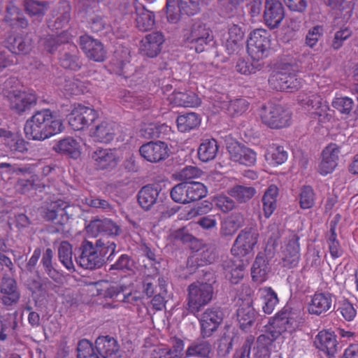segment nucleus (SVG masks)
<instances>
[{
	"label": "nucleus",
	"mask_w": 358,
	"mask_h": 358,
	"mask_svg": "<svg viewBox=\"0 0 358 358\" xmlns=\"http://www.w3.org/2000/svg\"><path fill=\"white\" fill-rule=\"evenodd\" d=\"M187 292V310L196 315L212 300L214 292L211 283L197 281L188 286Z\"/></svg>",
	"instance_id": "f257e3e1"
},
{
	"label": "nucleus",
	"mask_w": 358,
	"mask_h": 358,
	"mask_svg": "<svg viewBox=\"0 0 358 358\" xmlns=\"http://www.w3.org/2000/svg\"><path fill=\"white\" fill-rule=\"evenodd\" d=\"M51 117V110L43 109L37 110L26 121L24 131L26 137L29 140L43 141L48 138V134L52 132V129H55L57 123L50 127H45V122Z\"/></svg>",
	"instance_id": "f03ea898"
},
{
	"label": "nucleus",
	"mask_w": 358,
	"mask_h": 358,
	"mask_svg": "<svg viewBox=\"0 0 358 358\" xmlns=\"http://www.w3.org/2000/svg\"><path fill=\"white\" fill-rule=\"evenodd\" d=\"M210 33V29L200 20L189 18L184 39L191 44L192 49H194L196 52H202L213 39Z\"/></svg>",
	"instance_id": "7ed1b4c3"
},
{
	"label": "nucleus",
	"mask_w": 358,
	"mask_h": 358,
	"mask_svg": "<svg viewBox=\"0 0 358 358\" xmlns=\"http://www.w3.org/2000/svg\"><path fill=\"white\" fill-rule=\"evenodd\" d=\"M262 122L272 129H280L288 126L291 120V113L281 105L268 103L262 105L259 110Z\"/></svg>",
	"instance_id": "20e7f679"
},
{
	"label": "nucleus",
	"mask_w": 358,
	"mask_h": 358,
	"mask_svg": "<svg viewBox=\"0 0 358 358\" xmlns=\"http://www.w3.org/2000/svg\"><path fill=\"white\" fill-rule=\"evenodd\" d=\"M268 83L276 90L290 92L298 90L301 85V80L296 78L295 69L289 64H283L280 70L271 75Z\"/></svg>",
	"instance_id": "39448f33"
},
{
	"label": "nucleus",
	"mask_w": 358,
	"mask_h": 358,
	"mask_svg": "<svg viewBox=\"0 0 358 358\" xmlns=\"http://www.w3.org/2000/svg\"><path fill=\"white\" fill-rule=\"evenodd\" d=\"M274 243H268L263 252H259L251 268L252 280L257 282H264L271 271V262L275 257Z\"/></svg>",
	"instance_id": "423d86ee"
},
{
	"label": "nucleus",
	"mask_w": 358,
	"mask_h": 358,
	"mask_svg": "<svg viewBox=\"0 0 358 358\" xmlns=\"http://www.w3.org/2000/svg\"><path fill=\"white\" fill-rule=\"evenodd\" d=\"M269 48V34L266 29H257L250 33L247 40V51L254 60L266 57Z\"/></svg>",
	"instance_id": "0eeeda50"
},
{
	"label": "nucleus",
	"mask_w": 358,
	"mask_h": 358,
	"mask_svg": "<svg viewBox=\"0 0 358 358\" xmlns=\"http://www.w3.org/2000/svg\"><path fill=\"white\" fill-rule=\"evenodd\" d=\"M258 229L255 226L246 227L237 236L231 252L235 256L244 257L251 253L259 239Z\"/></svg>",
	"instance_id": "6e6552de"
},
{
	"label": "nucleus",
	"mask_w": 358,
	"mask_h": 358,
	"mask_svg": "<svg viewBox=\"0 0 358 358\" xmlns=\"http://www.w3.org/2000/svg\"><path fill=\"white\" fill-rule=\"evenodd\" d=\"M79 252L76 262L81 267L92 270L103 265L96 244L94 245L92 242L85 240L79 248Z\"/></svg>",
	"instance_id": "1a4fd4ad"
},
{
	"label": "nucleus",
	"mask_w": 358,
	"mask_h": 358,
	"mask_svg": "<svg viewBox=\"0 0 358 358\" xmlns=\"http://www.w3.org/2000/svg\"><path fill=\"white\" fill-rule=\"evenodd\" d=\"M224 314L218 307L207 308L199 318L201 325V335L205 338L211 336L222 323Z\"/></svg>",
	"instance_id": "9d476101"
},
{
	"label": "nucleus",
	"mask_w": 358,
	"mask_h": 358,
	"mask_svg": "<svg viewBox=\"0 0 358 358\" xmlns=\"http://www.w3.org/2000/svg\"><path fill=\"white\" fill-rule=\"evenodd\" d=\"M299 240L300 236L296 234H292L285 238L281 247L283 266L290 268L299 264L301 257Z\"/></svg>",
	"instance_id": "9b49d317"
},
{
	"label": "nucleus",
	"mask_w": 358,
	"mask_h": 358,
	"mask_svg": "<svg viewBox=\"0 0 358 358\" xmlns=\"http://www.w3.org/2000/svg\"><path fill=\"white\" fill-rule=\"evenodd\" d=\"M96 117L97 113L94 109L79 104L68 115V122L73 130H81L90 125Z\"/></svg>",
	"instance_id": "f8f14e48"
},
{
	"label": "nucleus",
	"mask_w": 358,
	"mask_h": 358,
	"mask_svg": "<svg viewBox=\"0 0 358 358\" xmlns=\"http://www.w3.org/2000/svg\"><path fill=\"white\" fill-rule=\"evenodd\" d=\"M21 292L16 280L4 275L0 282V301L6 307L18 303Z\"/></svg>",
	"instance_id": "ddd939ff"
},
{
	"label": "nucleus",
	"mask_w": 358,
	"mask_h": 358,
	"mask_svg": "<svg viewBox=\"0 0 358 358\" xmlns=\"http://www.w3.org/2000/svg\"><path fill=\"white\" fill-rule=\"evenodd\" d=\"M139 152L148 162L157 163L169 157V148L167 143L164 141H150L140 147Z\"/></svg>",
	"instance_id": "4468645a"
},
{
	"label": "nucleus",
	"mask_w": 358,
	"mask_h": 358,
	"mask_svg": "<svg viewBox=\"0 0 358 358\" xmlns=\"http://www.w3.org/2000/svg\"><path fill=\"white\" fill-rule=\"evenodd\" d=\"M10 108L16 113L21 115L36 104L37 98L35 94L27 93L19 90H13L8 94Z\"/></svg>",
	"instance_id": "2eb2a0df"
},
{
	"label": "nucleus",
	"mask_w": 358,
	"mask_h": 358,
	"mask_svg": "<svg viewBox=\"0 0 358 358\" xmlns=\"http://www.w3.org/2000/svg\"><path fill=\"white\" fill-rule=\"evenodd\" d=\"M227 151L230 159L245 166H252L257 160L256 152L245 145L234 141L227 143Z\"/></svg>",
	"instance_id": "dca6fc26"
},
{
	"label": "nucleus",
	"mask_w": 358,
	"mask_h": 358,
	"mask_svg": "<svg viewBox=\"0 0 358 358\" xmlns=\"http://www.w3.org/2000/svg\"><path fill=\"white\" fill-rule=\"evenodd\" d=\"M285 17V8L280 0H265L264 20L271 29L278 27Z\"/></svg>",
	"instance_id": "f3484780"
},
{
	"label": "nucleus",
	"mask_w": 358,
	"mask_h": 358,
	"mask_svg": "<svg viewBox=\"0 0 358 358\" xmlns=\"http://www.w3.org/2000/svg\"><path fill=\"white\" fill-rule=\"evenodd\" d=\"M80 45L86 56L95 62H103L106 57V51L102 43L89 35L80 37Z\"/></svg>",
	"instance_id": "a211bd4d"
},
{
	"label": "nucleus",
	"mask_w": 358,
	"mask_h": 358,
	"mask_svg": "<svg viewBox=\"0 0 358 358\" xmlns=\"http://www.w3.org/2000/svg\"><path fill=\"white\" fill-rule=\"evenodd\" d=\"M336 298L329 292H316L308 304L310 314L320 315L335 308Z\"/></svg>",
	"instance_id": "6ab92c4d"
},
{
	"label": "nucleus",
	"mask_w": 358,
	"mask_h": 358,
	"mask_svg": "<svg viewBox=\"0 0 358 358\" xmlns=\"http://www.w3.org/2000/svg\"><path fill=\"white\" fill-rule=\"evenodd\" d=\"M225 278L232 284H237L244 275L245 263L238 256L227 258L222 263Z\"/></svg>",
	"instance_id": "aec40b11"
},
{
	"label": "nucleus",
	"mask_w": 358,
	"mask_h": 358,
	"mask_svg": "<svg viewBox=\"0 0 358 358\" xmlns=\"http://www.w3.org/2000/svg\"><path fill=\"white\" fill-rule=\"evenodd\" d=\"M162 188L157 185H147L138 192L137 199L139 205L144 210H150L152 206L159 202H162L160 196Z\"/></svg>",
	"instance_id": "412c9836"
},
{
	"label": "nucleus",
	"mask_w": 358,
	"mask_h": 358,
	"mask_svg": "<svg viewBox=\"0 0 358 358\" xmlns=\"http://www.w3.org/2000/svg\"><path fill=\"white\" fill-rule=\"evenodd\" d=\"M336 336L328 331H321L316 336L314 345L319 350L325 353L329 358H335L338 349Z\"/></svg>",
	"instance_id": "4be33fe9"
},
{
	"label": "nucleus",
	"mask_w": 358,
	"mask_h": 358,
	"mask_svg": "<svg viewBox=\"0 0 358 358\" xmlns=\"http://www.w3.org/2000/svg\"><path fill=\"white\" fill-rule=\"evenodd\" d=\"M189 5V1L187 0H167L166 8L168 21L172 24L178 22L181 17V12H184L187 15L198 13L196 10H193Z\"/></svg>",
	"instance_id": "5701e85b"
},
{
	"label": "nucleus",
	"mask_w": 358,
	"mask_h": 358,
	"mask_svg": "<svg viewBox=\"0 0 358 358\" xmlns=\"http://www.w3.org/2000/svg\"><path fill=\"white\" fill-rule=\"evenodd\" d=\"M164 38L160 32H152L146 35L141 41L140 51L143 55L155 57L162 50Z\"/></svg>",
	"instance_id": "b1692460"
},
{
	"label": "nucleus",
	"mask_w": 358,
	"mask_h": 358,
	"mask_svg": "<svg viewBox=\"0 0 358 358\" xmlns=\"http://www.w3.org/2000/svg\"><path fill=\"white\" fill-rule=\"evenodd\" d=\"M339 153L340 147L336 143H331L324 148L318 169L320 174L327 175L333 172L338 164Z\"/></svg>",
	"instance_id": "393cba45"
},
{
	"label": "nucleus",
	"mask_w": 358,
	"mask_h": 358,
	"mask_svg": "<svg viewBox=\"0 0 358 358\" xmlns=\"http://www.w3.org/2000/svg\"><path fill=\"white\" fill-rule=\"evenodd\" d=\"M96 349L103 358H120L117 341L108 336H99L95 341Z\"/></svg>",
	"instance_id": "a878e982"
},
{
	"label": "nucleus",
	"mask_w": 358,
	"mask_h": 358,
	"mask_svg": "<svg viewBox=\"0 0 358 358\" xmlns=\"http://www.w3.org/2000/svg\"><path fill=\"white\" fill-rule=\"evenodd\" d=\"M237 320L241 329L247 330L256 320L257 313L250 299L242 301L236 312Z\"/></svg>",
	"instance_id": "bb28decb"
},
{
	"label": "nucleus",
	"mask_w": 358,
	"mask_h": 358,
	"mask_svg": "<svg viewBox=\"0 0 358 358\" xmlns=\"http://www.w3.org/2000/svg\"><path fill=\"white\" fill-rule=\"evenodd\" d=\"M130 51L126 47H118L114 52V58L112 64L114 66V71L117 74L128 77L130 73L131 65L129 64Z\"/></svg>",
	"instance_id": "cd10ccee"
},
{
	"label": "nucleus",
	"mask_w": 358,
	"mask_h": 358,
	"mask_svg": "<svg viewBox=\"0 0 358 358\" xmlns=\"http://www.w3.org/2000/svg\"><path fill=\"white\" fill-rule=\"evenodd\" d=\"M59 61L61 66L74 71H78L82 66V62L78 57V50L73 44H68L66 48L60 52Z\"/></svg>",
	"instance_id": "c85d7f7f"
},
{
	"label": "nucleus",
	"mask_w": 358,
	"mask_h": 358,
	"mask_svg": "<svg viewBox=\"0 0 358 358\" xmlns=\"http://www.w3.org/2000/svg\"><path fill=\"white\" fill-rule=\"evenodd\" d=\"M167 100L176 106L194 107L200 103L197 95L191 91H176L168 95Z\"/></svg>",
	"instance_id": "c756f323"
},
{
	"label": "nucleus",
	"mask_w": 358,
	"mask_h": 358,
	"mask_svg": "<svg viewBox=\"0 0 358 358\" xmlns=\"http://www.w3.org/2000/svg\"><path fill=\"white\" fill-rule=\"evenodd\" d=\"M64 201L56 199L46 201L41 208V215L46 222H55L60 225V217L62 215Z\"/></svg>",
	"instance_id": "7c9ffc66"
},
{
	"label": "nucleus",
	"mask_w": 358,
	"mask_h": 358,
	"mask_svg": "<svg viewBox=\"0 0 358 358\" xmlns=\"http://www.w3.org/2000/svg\"><path fill=\"white\" fill-rule=\"evenodd\" d=\"M91 157L98 169H108L117 165L116 156L111 150L97 148L91 153Z\"/></svg>",
	"instance_id": "2f4dec72"
},
{
	"label": "nucleus",
	"mask_w": 358,
	"mask_h": 358,
	"mask_svg": "<svg viewBox=\"0 0 358 358\" xmlns=\"http://www.w3.org/2000/svg\"><path fill=\"white\" fill-rule=\"evenodd\" d=\"M115 124L110 121H103L90 129V135L96 141L101 143L110 142L115 135Z\"/></svg>",
	"instance_id": "473e14b6"
},
{
	"label": "nucleus",
	"mask_w": 358,
	"mask_h": 358,
	"mask_svg": "<svg viewBox=\"0 0 358 358\" xmlns=\"http://www.w3.org/2000/svg\"><path fill=\"white\" fill-rule=\"evenodd\" d=\"M53 150L75 159H78L81 153L79 143L72 137H67L59 141L54 145Z\"/></svg>",
	"instance_id": "72a5a7b5"
},
{
	"label": "nucleus",
	"mask_w": 358,
	"mask_h": 358,
	"mask_svg": "<svg viewBox=\"0 0 358 358\" xmlns=\"http://www.w3.org/2000/svg\"><path fill=\"white\" fill-rule=\"evenodd\" d=\"M135 19L136 27L142 31L151 29L155 24V15L152 12L146 9L143 6H139L135 8L133 15Z\"/></svg>",
	"instance_id": "f704fd0d"
},
{
	"label": "nucleus",
	"mask_w": 358,
	"mask_h": 358,
	"mask_svg": "<svg viewBox=\"0 0 358 358\" xmlns=\"http://www.w3.org/2000/svg\"><path fill=\"white\" fill-rule=\"evenodd\" d=\"M24 10L31 17H36V23H40L49 8L47 1L23 0Z\"/></svg>",
	"instance_id": "c9c22d12"
},
{
	"label": "nucleus",
	"mask_w": 358,
	"mask_h": 358,
	"mask_svg": "<svg viewBox=\"0 0 358 358\" xmlns=\"http://www.w3.org/2000/svg\"><path fill=\"white\" fill-rule=\"evenodd\" d=\"M243 224V215L238 212L233 213L222 222L220 234L223 236H231Z\"/></svg>",
	"instance_id": "e433bc0d"
},
{
	"label": "nucleus",
	"mask_w": 358,
	"mask_h": 358,
	"mask_svg": "<svg viewBox=\"0 0 358 358\" xmlns=\"http://www.w3.org/2000/svg\"><path fill=\"white\" fill-rule=\"evenodd\" d=\"M213 349L210 343L206 340H196L185 352V357L210 358Z\"/></svg>",
	"instance_id": "4c0bfd02"
},
{
	"label": "nucleus",
	"mask_w": 358,
	"mask_h": 358,
	"mask_svg": "<svg viewBox=\"0 0 358 358\" xmlns=\"http://www.w3.org/2000/svg\"><path fill=\"white\" fill-rule=\"evenodd\" d=\"M32 47V40L29 36H17L8 40V48L13 54H27Z\"/></svg>",
	"instance_id": "58836bf2"
},
{
	"label": "nucleus",
	"mask_w": 358,
	"mask_h": 358,
	"mask_svg": "<svg viewBox=\"0 0 358 358\" xmlns=\"http://www.w3.org/2000/svg\"><path fill=\"white\" fill-rule=\"evenodd\" d=\"M228 194L239 203L250 201L257 193L253 187L236 185L227 189Z\"/></svg>",
	"instance_id": "ea45409f"
},
{
	"label": "nucleus",
	"mask_w": 358,
	"mask_h": 358,
	"mask_svg": "<svg viewBox=\"0 0 358 358\" xmlns=\"http://www.w3.org/2000/svg\"><path fill=\"white\" fill-rule=\"evenodd\" d=\"M326 5L337 12L343 20L348 21L352 16L355 3L348 0H325Z\"/></svg>",
	"instance_id": "a19ab883"
},
{
	"label": "nucleus",
	"mask_w": 358,
	"mask_h": 358,
	"mask_svg": "<svg viewBox=\"0 0 358 358\" xmlns=\"http://www.w3.org/2000/svg\"><path fill=\"white\" fill-rule=\"evenodd\" d=\"M218 152L217 142L214 138L205 139L198 148V156L202 162H207L215 158Z\"/></svg>",
	"instance_id": "79ce46f5"
},
{
	"label": "nucleus",
	"mask_w": 358,
	"mask_h": 358,
	"mask_svg": "<svg viewBox=\"0 0 358 358\" xmlns=\"http://www.w3.org/2000/svg\"><path fill=\"white\" fill-rule=\"evenodd\" d=\"M90 226L93 229H96L97 231L108 236H117L121 231L120 226L117 223L107 218L92 220Z\"/></svg>",
	"instance_id": "37998d69"
},
{
	"label": "nucleus",
	"mask_w": 358,
	"mask_h": 358,
	"mask_svg": "<svg viewBox=\"0 0 358 358\" xmlns=\"http://www.w3.org/2000/svg\"><path fill=\"white\" fill-rule=\"evenodd\" d=\"M278 189L275 185H271L262 197L263 210L264 216L269 217L276 208Z\"/></svg>",
	"instance_id": "c03bdc74"
},
{
	"label": "nucleus",
	"mask_w": 358,
	"mask_h": 358,
	"mask_svg": "<svg viewBox=\"0 0 358 358\" xmlns=\"http://www.w3.org/2000/svg\"><path fill=\"white\" fill-rule=\"evenodd\" d=\"M272 322L283 333L285 331L292 332L297 326L295 319L291 316L290 313L287 311L278 313L273 318Z\"/></svg>",
	"instance_id": "a18cd8bd"
},
{
	"label": "nucleus",
	"mask_w": 358,
	"mask_h": 358,
	"mask_svg": "<svg viewBox=\"0 0 358 358\" xmlns=\"http://www.w3.org/2000/svg\"><path fill=\"white\" fill-rule=\"evenodd\" d=\"M53 257V250L50 248H46L42 254L41 264L42 265L44 273L53 280L57 281L59 278V273L54 267L52 262Z\"/></svg>",
	"instance_id": "49530a36"
},
{
	"label": "nucleus",
	"mask_w": 358,
	"mask_h": 358,
	"mask_svg": "<svg viewBox=\"0 0 358 358\" xmlns=\"http://www.w3.org/2000/svg\"><path fill=\"white\" fill-rule=\"evenodd\" d=\"M176 122L180 131L187 132L198 127L201 123V119L196 113H188L179 115Z\"/></svg>",
	"instance_id": "de8ad7c7"
},
{
	"label": "nucleus",
	"mask_w": 358,
	"mask_h": 358,
	"mask_svg": "<svg viewBox=\"0 0 358 358\" xmlns=\"http://www.w3.org/2000/svg\"><path fill=\"white\" fill-rule=\"evenodd\" d=\"M96 244L99 256L101 257V260H103V264L106 262L111 263L115 261V253L117 252V245L115 242H105L103 240L99 239L96 241Z\"/></svg>",
	"instance_id": "09e8293b"
},
{
	"label": "nucleus",
	"mask_w": 358,
	"mask_h": 358,
	"mask_svg": "<svg viewBox=\"0 0 358 358\" xmlns=\"http://www.w3.org/2000/svg\"><path fill=\"white\" fill-rule=\"evenodd\" d=\"M238 339V336H237L233 331H227L224 332L218 340V355L222 357H224L228 355L232 349L234 343H237Z\"/></svg>",
	"instance_id": "8fccbe9b"
},
{
	"label": "nucleus",
	"mask_w": 358,
	"mask_h": 358,
	"mask_svg": "<svg viewBox=\"0 0 358 358\" xmlns=\"http://www.w3.org/2000/svg\"><path fill=\"white\" fill-rule=\"evenodd\" d=\"M109 271L117 270L122 272H134L136 264L134 259L127 254L121 255L116 260L113 262Z\"/></svg>",
	"instance_id": "3c124183"
},
{
	"label": "nucleus",
	"mask_w": 358,
	"mask_h": 358,
	"mask_svg": "<svg viewBox=\"0 0 358 358\" xmlns=\"http://www.w3.org/2000/svg\"><path fill=\"white\" fill-rule=\"evenodd\" d=\"M298 103L305 109L310 110L319 107L322 101L320 95L312 92H301L297 97Z\"/></svg>",
	"instance_id": "603ef678"
},
{
	"label": "nucleus",
	"mask_w": 358,
	"mask_h": 358,
	"mask_svg": "<svg viewBox=\"0 0 358 358\" xmlns=\"http://www.w3.org/2000/svg\"><path fill=\"white\" fill-rule=\"evenodd\" d=\"M66 36V34L64 32L58 35H48L42 38L41 41L47 52L53 53L60 45L68 42Z\"/></svg>",
	"instance_id": "864d4df0"
},
{
	"label": "nucleus",
	"mask_w": 358,
	"mask_h": 358,
	"mask_svg": "<svg viewBox=\"0 0 358 358\" xmlns=\"http://www.w3.org/2000/svg\"><path fill=\"white\" fill-rule=\"evenodd\" d=\"M58 257L60 262L68 269H73L72 261V246L66 241H62L58 248Z\"/></svg>",
	"instance_id": "5fc2aeb1"
},
{
	"label": "nucleus",
	"mask_w": 358,
	"mask_h": 358,
	"mask_svg": "<svg viewBox=\"0 0 358 358\" xmlns=\"http://www.w3.org/2000/svg\"><path fill=\"white\" fill-rule=\"evenodd\" d=\"M188 190V203L198 201L205 197L207 194V188L199 182H187Z\"/></svg>",
	"instance_id": "6e6d98bb"
},
{
	"label": "nucleus",
	"mask_w": 358,
	"mask_h": 358,
	"mask_svg": "<svg viewBox=\"0 0 358 358\" xmlns=\"http://www.w3.org/2000/svg\"><path fill=\"white\" fill-rule=\"evenodd\" d=\"M187 182H182L175 185L171 190V199L176 203H188Z\"/></svg>",
	"instance_id": "4d7b16f0"
},
{
	"label": "nucleus",
	"mask_w": 358,
	"mask_h": 358,
	"mask_svg": "<svg viewBox=\"0 0 358 358\" xmlns=\"http://www.w3.org/2000/svg\"><path fill=\"white\" fill-rule=\"evenodd\" d=\"M52 283L47 278L40 279L30 278L27 280V288L32 294L45 292L52 287Z\"/></svg>",
	"instance_id": "13d9d810"
},
{
	"label": "nucleus",
	"mask_w": 358,
	"mask_h": 358,
	"mask_svg": "<svg viewBox=\"0 0 358 358\" xmlns=\"http://www.w3.org/2000/svg\"><path fill=\"white\" fill-rule=\"evenodd\" d=\"M332 106L339 113L349 115L355 106V103L348 96L337 97L332 101Z\"/></svg>",
	"instance_id": "bf43d9fd"
},
{
	"label": "nucleus",
	"mask_w": 358,
	"mask_h": 358,
	"mask_svg": "<svg viewBox=\"0 0 358 358\" xmlns=\"http://www.w3.org/2000/svg\"><path fill=\"white\" fill-rule=\"evenodd\" d=\"M315 194L310 186H303L299 194V203L301 208L308 209L313 206Z\"/></svg>",
	"instance_id": "052dcab7"
},
{
	"label": "nucleus",
	"mask_w": 358,
	"mask_h": 358,
	"mask_svg": "<svg viewBox=\"0 0 358 358\" xmlns=\"http://www.w3.org/2000/svg\"><path fill=\"white\" fill-rule=\"evenodd\" d=\"M62 215L60 217V225H64L70 220H73L78 217L81 208L78 206L70 205L67 202L64 201Z\"/></svg>",
	"instance_id": "680f3d73"
},
{
	"label": "nucleus",
	"mask_w": 358,
	"mask_h": 358,
	"mask_svg": "<svg viewBox=\"0 0 358 358\" xmlns=\"http://www.w3.org/2000/svg\"><path fill=\"white\" fill-rule=\"evenodd\" d=\"M166 286V284L165 280L161 279L159 280V291L152 296L153 299L151 301V304L153 308L157 310H162L165 306V297L167 294Z\"/></svg>",
	"instance_id": "e2e57ef3"
},
{
	"label": "nucleus",
	"mask_w": 358,
	"mask_h": 358,
	"mask_svg": "<svg viewBox=\"0 0 358 358\" xmlns=\"http://www.w3.org/2000/svg\"><path fill=\"white\" fill-rule=\"evenodd\" d=\"M71 7L69 3L64 2L59 8V15L55 21L53 27L56 29H61L66 25L71 20Z\"/></svg>",
	"instance_id": "0e129e2a"
},
{
	"label": "nucleus",
	"mask_w": 358,
	"mask_h": 358,
	"mask_svg": "<svg viewBox=\"0 0 358 358\" xmlns=\"http://www.w3.org/2000/svg\"><path fill=\"white\" fill-rule=\"evenodd\" d=\"M36 181V176L34 175L27 179L20 178L15 184L16 191L20 194H26L31 189H37L39 185Z\"/></svg>",
	"instance_id": "69168bd1"
},
{
	"label": "nucleus",
	"mask_w": 358,
	"mask_h": 358,
	"mask_svg": "<svg viewBox=\"0 0 358 358\" xmlns=\"http://www.w3.org/2000/svg\"><path fill=\"white\" fill-rule=\"evenodd\" d=\"M214 202L216 208L224 213L231 211L236 207V202L232 197L224 194L215 196Z\"/></svg>",
	"instance_id": "338daca9"
},
{
	"label": "nucleus",
	"mask_w": 358,
	"mask_h": 358,
	"mask_svg": "<svg viewBox=\"0 0 358 358\" xmlns=\"http://www.w3.org/2000/svg\"><path fill=\"white\" fill-rule=\"evenodd\" d=\"M82 202L90 207L101 209L103 211H110L113 209L112 205L108 200L101 199L96 196H90L83 199Z\"/></svg>",
	"instance_id": "774afa93"
}]
</instances>
